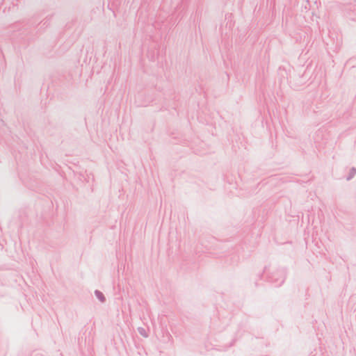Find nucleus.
<instances>
[{
    "instance_id": "nucleus-1",
    "label": "nucleus",
    "mask_w": 356,
    "mask_h": 356,
    "mask_svg": "<svg viewBox=\"0 0 356 356\" xmlns=\"http://www.w3.org/2000/svg\"><path fill=\"white\" fill-rule=\"evenodd\" d=\"M100 298H101L102 300H104L103 297L101 296Z\"/></svg>"
}]
</instances>
